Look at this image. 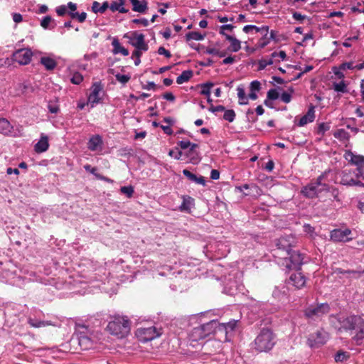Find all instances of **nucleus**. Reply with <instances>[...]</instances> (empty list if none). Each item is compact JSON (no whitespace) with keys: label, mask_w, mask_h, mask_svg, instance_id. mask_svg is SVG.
<instances>
[{"label":"nucleus","mask_w":364,"mask_h":364,"mask_svg":"<svg viewBox=\"0 0 364 364\" xmlns=\"http://www.w3.org/2000/svg\"><path fill=\"white\" fill-rule=\"evenodd\" d=\"M284 260L283 264H285L288 269H297L304 263V255L298 251H287L285 255H283Z\"/></svg>","instance_id":"nucleus-9"},{"label":"nucleus","mask_w":364,"mask_h":364,"mask_svg":"<svg viewBox=\"0 0 364 364\" xmlns=\"http://www.w3.org/2000/svg\"><path fill=\"white\" fill-rule=\"evenodd\" d=\"M11 279H8L6 282H9L12 285L21 287L24 280L21 277H16L14 273H11Z\"/></svg>","instance_id":"nucleus-45"},{"label":"nucleus","mask_w":364,"mask_h":364,"mask_svg":"<svg viewBox=\"0 0 364 364\" xmlns=\"http://www.w3.org/2000/svg\"><path fill=\"white\" fill-rule=\"evenodd\" d=\"M246 196H252L257 197L262 194V190L256 184H250V190L247 193H245Z\"/></svg>","instance_id":"nucleus-42"},{"label":"nucleus","mask_w":364,"mask_h":364,"mask_svg":"<svg viewBox=\"0 0 364 364\" xmlns=\"http://www.w3.org/2000/svg\"><path fill=\"white\" fill-rule=\"evenodd\" d=\"M331 126L329 123L322 122L318 124L317 128V134L319 135H324L325 132L329 130Z\"/></svg>","instance_id":"nucleus-50"},{"label":"nucleus","mask_w":364,"mask_h":364,"mask_svg":"<svg viewBox=\"0 0 364 364\" xmlns=\"http://www.w3.org/2000/svg\"><path fill=\"white\" fill-rule=\"evenodd\" d=\"M225 39L230 42V50L232 52H237L241 48L240 41L237 40L236 38L230 36L225 35Z\"/></svg>","instance_id":"nucleus-33"},{"label":"nucleus","mask_w":364,"mask_h":364,"mask_svg":"<svg viewBox=\"0 0 364 364\" xmlns=\"http://www.w3.org/2000/svg\"><path fill=\"white\" fill-rule=\"evenodd\" d=\"M124 4L125 0H115L109 5V8L112 12L119 11L122 14H126L129 10L124 7Z\"/></svg>","instance_id":"nucleus-27"},{"label":"nucleus","mask_w":364,"mask_h":364,"mask_svg":"<svg viewBox=\"0 0 364 364\" xmlns=\"http://www.w3.org/2000/svg\"><path fill=\"white\" fill-rule=\"evenodd\" d=\"M241 283L239 279L232 280V274L225 278L223 292L228 295H234L237 290H240Z\"/></svg>","instance_id":"nucleus-17"},{"label":"nucleus","mask_w":364,"mask_h":364,"mask_svg":"<svg viewBox=\"0 0 364 364\" xmlns=\"http://www.w3.org/2000/svg\"><path fill=\"white\" fill-rule=\"evenodd\" d=\"M274 60L272 58H263L258 62V69L259 70H264L267 65H272Z\"/></svg>","instance_id":"nucleus-48"},{"label":"nucleus","mask_w":364,"mask_h":364,"mask_svg":"<svg viewBox=\"0 0 364 364\" xmlns=\"http://www.w3.org/2000/svg\"><path fill=\"white\" fill-rule=\"evenodd\" d=\"M120 191L122 193L126 195L127 198H130L132 197L134 191L132 186H128L121 187Z\"/></svg>","instance_id":"nucleus-53"},{"label":"nucleus","mask_w":364,"mask_h":364,"mask_svg":"<svg viewBox=\"0 0 364 364\" xmlns=\"http://www.w3.org/2000/svg\"><path fill=\"white\" fill-rule=\"evenodd\" d=\"M132 4V10L135 12L145 13L147 10V1L146 0H129Z\"/></svg>","instance_id":"nucleus-26"},{"label":"nucleus","mask_w":364,"mask_h":364,"mask_svg":"<svg viewBox=\"0 0 364 364\" xmlns=\"http://www.w3.org/2000/svg\"><path fill=\"white\" fill-rule=\"evenodd\" d=\"M161 328H157L154 326L140 327L136 331V336L141 343L152 341L161 335Z\"/></svg>","instance_id":"nucleus-8"},{"label":"nucleus","mask_w":364,"mask_h":364,"mask_svg":"<svg viewBox=\"0 0 364 364\" xmlns=\"http://www.w3.org/2000/svg\"><path fill=\"white\" fill-rule=\"evenodd\" d=\"M250 92H257L261 88V84L257 80H254L250 83Z\"/></svg>","instance_id":"nucleus-58"},{"label":"nucleus","mask_w":364,"mask_h":364,"mask_svg":"<svg viewBox=\"0 0 364 364\" xmlns=\"http://www.w3.org/2000/svg\"><path fill=\"white\" fill-rule=\"evenodd\" d=\"M53 19L50 16H46L43 18V19L41 21V26L44 29H48L49 25L52 22Z\"/></svg>","instance_id":"nucleus-56"},{"label":"nucleus","mask_w":364,"mask_h":364,"mask_svg":"<svg viewBox=\"0 0 364 364\" xmlns=\"http://www.w3.org/2000/svg\"><path fill=\"white\" fill-rule=\"evenodd\" d=\"M349 358H350V353L348 352L343 351V350H339L336 353V355L334 356V360L337 363H339V362L342 363V362L347 360Z\"/></svg>","instance_id":"nucleus-41"},{"label":"nucleus","mask_w":364,"mask_h":364,"mask_svg":"<svg viewBox=\"0 0 364 364\" xmlns=\"http://www.w3.org/2000/svg\"><path fill=\"white\" fill-rule=\"evenodd\" d=\"M281 100L284 102V103H289L291 102V95L290 93L289 92H284L282 95H281Z\"/></svg>","instance_id":"nucleus-63"},{"label":"nucleus","mask_w":364,"mask_h":364,"mask_svg":"<svg viewBox=\"0 0 364 364\" xmlns=\"http://www.w3.org/2000/svg\"><path fill=\"white\" fill-rule=\"evenodd\" d=\"M345 159L350 164L357 166V167H364V156L357 154L350 150L346 151L344 154Z\"/></svg>","instance_id":"nucleus-20"},{"label":"nucleus","mask_w":364,"mask_h":364,"mask_svg":"<svg viewBox=\"0 0 364 364\" xmlns=\"http://www.w3.org/2000/svg\"><path fill=\"white\" fill-rule=\"evenodd\" d=\"M205 36L202 35L199 32L197 31H191L186 35V38L187 41H202L204 39Z\"/></svg>","instance_id":"nucleus-44"},{"label":"nucleus","mask_w":364,"mask_h":364,"mask_svg":"<svg viewBox=\"0 0 364 364\" xmlns=\"http://www.w3.org/2000/svg\"><path fill=\"white\" fill-rule=\"evenodd\" d=\"M276 343V336L272 331L267 328H262L254 341L253 348L258 352H268Z\"/></svg>","instance_id":"nucleus-2"},{"label":"nucleus","mask_w":364,"mask_h":364,"mask_svg":"<svg viewBox=\"0 0 364 364\" xmlns=\"http://www.w3.org/2000/svg\"><path fill=\"white\" fill-rule=\"evenodd\" d=\"M132 21L133 23L141 24L143 26H149V21L146 18H134Z\"/></svg>","instance_id":"nucleus-61"},{"label":"nucleus","mask_w":364,"mask_h":364,"mask_svg":"<svg viewBox=\"0 0 364 364\" xmlns=\"http://www.w3.org/2000/svg\"><path fill=\"white\" fill-rule=\"evenodd\" d=\"M49 147L48 137L44 134H41L39 141L35 144L34 150L36 153H43L48 150Z\"/></svg>","instance_id":"nucleus-24"},{"label":"nucleus","mask_w":364,"mask_h":364,"mask_svg":"<svg viewBox=\"0 0 364 364\" xmlns=\"http://www.w3.org/2000/svg\"><path fill=\"white\" fill-rule=\"evenodd\" d=\"M84 168L85 171L91 173L92 174H93L94 176H95L97 178L99 179H101V180H104V181H109L110 180L107 178L105 176H102L100 174H98L97 173V168L95 167H92L91 165L90 164H85L84 166Z\"/></svg>","instance_id":"nucleus-43"},{"label":"nucleus","mask_w":364,"mask_h":364,"mask_svg":"<svg viewBox=\"0 0 364 364\" xmlns=\"http://www.w3.org/2000/svg\"><path fill=\"white\" fill-rule=\"evenodd\" d=\"M268 30V26L257 27L255 25H246L242 28V31L246 33H248L252 31H255L256 33H261L264 35L267 34Z\"/></svg>","instance_id":"nucleus-31"},{"label":"nucleus","mask_w":364,"mask_h":364,"mask_svg":"<svg viewBox=\"0 0 364 364\" xmlns=\"http://www.w3.org/2000/svg\"><path fill=\"white\" fill-rule=\"evenodd\" d=\"M223 119L229 122H232L235 118V112L233 109H225Z\"/></svg>","instance_id":"nucleus-51"},{"label":"nucleus","mask_w":364,"mask_h":364,"mask_svg":"<svg viewBox=\"0 0 364 364\" xmlns=\"http://www.w3.org/2000/svg\"><path fill=\"white\" fill-rule=\"evenodd\" d=\"M292 17L294 20L299 21L300 22H302L304 19L307 18L306 16L296 11L292 14Z\"/></svg>","instance_id":"nucleus-64"},{"label":"nucleus","mask_w":364,"mask_h":364,"mask_svg":"<svg viewBox=\"0 0 364 364\" xmlns=\"http://www.w3.org/2000/svg\"><path fill=\"white\" fill-rule=\"evenodd\" d=\"M353 331H355V335L353 336V340L356 341L358 344L364 338V319L361 317L358 320L357 324L355 326Z\"/></svg>","instance_id":"nucleus-23"},{"label":"nucleus","mask_w":364,"mask_h":364,"mask_svg":"<svg viewBox=\"0 0 364 364\" xmlns=\"http://www.w3.org/2000/svg\"><path fill=\"white\" fill-rule=\"evenodd\" d=\"M213 84L211 82H207L201 85V90L200 93L203 95H205L207 97H210V90L213 87Z\"/></svg>","instance_id":"nucleus-47"},{"label":"nucleus","mask_w":364,"mask_h":364,"mask_svg":"<svg viewBox=\"0 0 364 364\" xmlns=\"http://www.w3.org/2000/svg\"><path fill=\"white\" fill-rule=\"evenodd\" d=\"M218 251H221V256H226L228 253L230 252V249L228 248L227 245H224L223 243H218Z\"/></svg>","instance_id":"nucleus-59"},{"label":"nucleus","mask_w":364,"mask_h":364,"mask_svg":"<svg viewBox=\"0 0 364 364\" xmlns=\"http://www.w3.org/2000/svg\"><path fill=\"white\" fill-rule=\"evenodd\" d=\"M102 91V86L100 82H95L91 87V92L88 96L87 104L90 105L93 108L97 104L102 102V97L100 93Z\"/></svg>","instance_id":"nucleus-14"},{"label":"nucleus","mask_w":364,"mask_h":364,"mask_svg":"<svg viewBox=\"0 0 364 364\" xmlns=\"http://www.w3.org/2000/svg\"><path fill=\"white\" fill-rule=\"evenodd\" d=\"M112 45L113 46L114 54L120 53L124 56H127L129 55V50L123 47L117 38L113 39Z\"/></svg>","instance_id":"nucleus-29"},{"label":"nucleus","mask_w":364,"mask_h":364,"mask_svg":"<svg viewBox=\"0 0 364 364\" xmlns=\"http://www.w3.org/2000/svg\"><path fill=\"white\" fill-rule=\"evenodd\" d=\"M107 328L111 334L124 338L130 331V321L127 316L116 315L108 323Z\"/></svg>","instance_id":"nucleus-3"},{"label":"nucleus","mask_w":364,"mask_h":364,"mask_svg":"<svg viewBox=\"0 0 364 364\" xmlns=\"http://www.w3.org/2000/svg\"><path fill=\"white\" fill-rule=\"evenodd\" d=\"M193 75V72L191 70H184L182 73L177 77L176 82L178 84H183L187 81H188Z\"/></svg>","instance_id":"nucleus-39"},{"label":"nucleus","mask_w":364,"mask_h":364,"mask_svg":"<svg viewBox=\"0 0 364 364\" xmlns=\"http://www.w3.org/2000/svg\"><path fill=\"white\" fill-rule=\"evenodd\" d=\"M331 310L328 303L311 304L304 309V316L309 321H319Z\"/></svg>","instance_id":"nucleus-6"},{"label":"nucleus","mask_w":364,"mask_h":364,"mask_svg":"<svg viewBox=\"0 0 364 364\" xmlns=\"http://www.w3.org/2000/svg\"><path fill=\"white\" fill-rule=\"evenodd\" d=\"M203 334V329H201L198 326L193 328L189 334L190 339L193 341L203 340L205 338V337Z\"/></svg>","instance_id":"nucleus-32"},{"label":"nucleus","mask_w":364,"mask_h":364,"mask_svg":"<svg viewBox=\"0 0 364 364\" xmlns=\"http://www.w3.org/2000/svg\"><path fill=\"white\" fill-rule=\"evenodd\" d=\"M330 240L334 242H348L353 240L352 231L349 228H336L330 232Z\"/></svg>","instance_id":"nucleus-11"},{"label":"nucleus","mask_w":364,"mask_h":364,"mask_svg":"<svg viewBox=\"0 0 364 364\" xmlns=\"http://www.w3.org/2000/svg\"><path fill=\"white\" fill-rule=\"evenodd\" d=\"M303 228H304V231L306 233L309 234L311 237H314L315 228L314 227H312L309 224H304L303 226Z\"/></svg>","instance_id":"nucleus-57"},{"label":"nucleus","mask_w":364,"mask_h":364,"mask_svg":"<svg viewBox=\"0 0 364 364\" xmlns=\"http://www.w3.org/2000/svg\"><path fill=\"white\" fill-rule=\"evenodd\" d=\"M109 8L107 1H105L102 5L97 1H94L92 6V10L94 13L103 14Z\"/></svg>","instance_id":"nucleus-35"},{"label":"nucleus","mask_w":364,"mask_h":364,"mask_svg":"<svg viewBox=\"0 0 364 364\" xmlns=\"http://www.w3.org/2000/svg\"><path fill=\"white\" fill-rule=\"evenodd\" d=\"M13 127L5 118L0 117V133L4 135H9L12 133Z\"/></svg>","instance_id":"nucleus-28"},{"label":"nucleus","mask_w":364,"mask_h":364,"mask_svg":"<svg viewBox=\"0 0 364 364\" xmlns=\"http://www.w3.org/2000/svg\"><path fill=\"white\" fill-rule=\"evenodd\" d=\"M68 14L73 19L76 18L80 23L84 22L87 18V14L85 12H82L81 14L78 12H68Z\"/></svg>","instance_id":"nucleus-46"},{"label":"nucleus","mask_w":364,"mask_h":364,"mask_svg":"<svg viewBox=\"0 0 364 364\" xmlns=\"http://www.w3.org/2000/svg\"><path fill=\"white\" fill-rule=\"evenodd\" d=\"M323 177V175H320L315 181L304 186L301 190V193L305 198L312 199L317 198L323 191H328L329 186L322 182Z\"/></svg>","instance_id":"nucleus-5"},{"label":"nucleus","mask_w":364,"mask_h":364,"mask_svg":"<svg viewBox=\"0 0 364 364\" xmlns=\"http://www.w3.org/2000/svg\"><path fill=\"white\" fill-rule=\"evenodd\" d=\"M296 242L295 237L291 235H286L280 237L275 241V245L279 251L283 253V255L287 254V251H291V247Z\"/></svg>","instance_id":"nucleus-12"},{"label":"nucleus","mask_w":364,"mask_h":364,"mask_svg":"<svg viewBox=\"0 0 364 364\" xmlns=\"http://www.w3.org/2000/svg\"><path fill=\"white\" fill-rule=\"evenodd\" d=\"M158 53L159 55H164L166 58H169L171 57V53L169 50H166L164 47L161 46L158 49Z\"/></svg>","instance_id":"nucleus-62"},{"label":"nucleus","mask_w":364,"mask_h":364,"mask_svg":"<svg viewBox=\"0 0 364 364\" xmlns=\"http://www.w3.org/2000/svg\"><path fill=\"white\" fill-rule=\"evenodd\" d=\"M288 284L297 289L303 287L306 284V278L301 272H295L290 276Z\"/></svg>","instance_id":"nucleus-22"},{"label":"nucleus","mask_w":364,"mask_h":364,"mask_svg":"<svg viewBox=\"0 0 364 364\" xmlns=\"http://www.w3.org/2000/svg\"><path fill=\"white\" fill-rule=\"evenodd\" d=\"M82 80L83 77L78 72L75 73L70 79L71 82L75 85H79Z\"/></svg>","instance_id":"nucleus-55"},{"label":"nucleus","mask_w":364,"mask_h":364,"mask_svg":"<svg viewBox=\"0 0 364 364\" xmlns=\"http://www.w3.org/2000/svg\"><path fill=\"white\" fill-rule=\"evenodd\" d=\"M328 338V333L324 331H318L315 333H312L308 338V343L311 348H316L323 345Z\"/></svg>","instance_id":"nucleus-15"},{"label":"nucleus","mask_w":364,"mask_h":364,"mask_svg":"<svg viewBox=\"0 0 364 364\" xmlns=\"http://www.w3.org/2000/svg\"><path fill=\"white\" fill-rule=\"evenodd\" d=\"M33 55V53L29 48L18 49L13 54V60L20 65H28Z\"/></svg>","instance_id":"nucleus-13"},{"label":"nucleus","mask_w":364,"mask_h":364,"mask_svg":"<svg viewBox=\"0 0 364 364\" xmlns=\"http://www.w3.org/2000/svg\"><path fill=\"white\" fill-rule=\"evenodd\" d=\"M159 273L161 276L167 277L169 279L173 280V283L170 285V287L175 291L179 290L182 291L183 290V287H182L183 283H184L185 281H183V279L186 277L185 276V274L183 273L182 269H176L173 271L172 268L166 267L164 268V270Z\"/></svg>","instance_id":"nucleus-7"},{"label":"nucleus","mask_w":364,"mask_h":364,"mask_svg":"<svg viewBox=\"0 0 364 364\" xmlns=\"http://www.w3.org/2000/svg\"><path fill=\"white\" fill-rule=\"evenodd\" d=\"M205 53L210 55H217L220 58L225 57V53L220 51L219 50L213 48H208L206 49Z\"/></svg>","instance_id":"nucleus-54"},{"label":"nucleus","mask_w":364,"mask_h":364,"mask_svg":"<svg viewBox=\"0 0 364 364\" xmlns=\"http://www.w3.org/2000/svg\"><path fill=\"white\" fill-rule=\"evenodd\" d=\"M238 320H230L227 323H219L214 327L213 335L222 342H230L233 336Z\"/></svg>","instance_id":"nucleus-4"},{"label":"nucleus","mask_w":364,"mask_h":364,"mask_svg":"<svg viewBox=\"0 0 364 364\" xmlns=\"http://www.w3.org/2000/svg\"><path fill=\"white\" fill-rule=\"evenodd\" d=\"M115 77H116L117 80L122 84L127 83L130 79V77L129 75H122V74H119V73L115 75Z\"/></svg>","instance_id":"nucleus-60"},{"label":"nucleus","mask_w":364,"mask_h":364,"mask_svg":"<svg viewBox=\"0 0 364 364\" xmlns=\"http://www.w3.org/2000/svg\"><path fill=\"white\" fill-rule=\"evenodd\" d=\"M286 287H283L282 290H279L278 287H276L275 289L273 291L272 295L274 297L282 299L283 297H284L287 295L286 292Z\"/></svg>","instance_id":"nucleus-52"},{"label":"nucleus","mask_w":364,"mask_h":364,"mask_svg":"<svg viewBox=\"0 0 364 364\" xmlns=\"http://www.w3.org/2000/svg\"><path fill=\"white\" fill-rule=\"evenodd\" d=\"M333 89L335 91L338 92L346 93L348 92L346 85L343 81L334 83Z\"/></svg>","instance_id":"nucleus-49"},{"label":"nucleus","mask_w":364,"mask_h":364,"mask_svg":"<svg viewBox=\"0 0 364 364\" xmlns=\"http://www.w3.org/2000/svg\"><path fill=\"white\" fill-rule=\"evenodd\" d=\"M237 97L239 99V104L247 105L248 103V97L246 96L245 89L242 85H239L237 87Z\"/></svg>","instance_id":"nucleus-36"},{"label":"nucleus","mask_w":364,"mask_h":364,"mask_svg":"<svg viewBox=\"0 0 364 364\" xmlns=\"http://www.w3.org/2000/svg\"><path fill=\"white\" fill-rule=\"evenodd\" d=\"M315 107L311 105L306 114L302 116L298 122H296L295 119L294 123L297 127H304L308 123L313 122L315 119Z\"/></svg>","instance_id":"nucleus-18"},{"label":"nucleus","mask_w":364,"mask_h":364,"mask_svg":"<svg viewBox=\"0 0 364 364\" xmlns=\"http://www.w3.org/2000/svg\"><path fill=\"white\" fill-rule=\"evenodd\" d=\"M333 136L340 141H347L350 138V134L344 129H338L333 133Z\"/></svg>","instance_id":"nucleus-38"},{"label":"nucleus","mask_w":364,"mask_h":364,"mask_svg":"<svg viewBox=\"0 0 364 364\" xmlns=\"http://www.w3.org/2000/svg\"><path fill=\"white\" fill-rule=\"evenodd\" d=\"M124 38L129 40V43L134 46L135 48L144 50L146 51L149 49L148 44L145 42V36L142 33H139L137 31H132L129 33H126Z\"/></svg>","instance_id":"nucleus-10"},{"label":"nucleus","mask_w":364,"mask_h":364,"mask_svg":"<svg viewBox=\"0 0 364 364\" xmlns=\"http://www.w3.org/2000/svg\"><path fill=\"white\" fill-rule=\"evenodd\" d=\"M339 176L340 183L343 186L364 187V167L346 168L341 172Z\"/></svg>","instance_id":"nucleus-1"},{"label":"nucleus","mask_w":364,"mask_h":364,"mask_svg":"<svg viewBox=\"0 0 364 364\" xmlns=\"http://www.w3.org/2000/svg\"><path fill=\"white\" fill-rule=\"evenodd\" d=\"M217 324V319H211L210 321L201 324L199 327L203 329V335L205 338L214 333V327Z\"/></svg>","instance_id":"nucleus-25"},{"label":"nucleus","mask_w":364,"mask_h":364,"mask_svg":"<svg viewBox=\"0 0 364 364\" xmlns=\"http://www.w3.org/2000/svg\"><path fill=\"white\" fill-rule=\"evenodd\" d=\"M28 322L31 326L35 328L45 327L51 325L50 321H42L35 318H29Z\"/></svg>","instance_id":"nucleus-37"},{"label":"nucleus","mask_w":364,"mask_h":364,"mask_svg":"<svg viewBox=\"0 0 364 364\" xmlns=\"http://www.w3.org/2000/svg\"><path fill=\"white\" fill-rule=\"evenodd\" d=\"M360 318V316L355 315L346 317H339L338 318V321L341 325L340 329H343L344 331H353Z\"/></svg>","instance_id":"nucleus-16"},{"label":"nucleus","mask_w":364,"mask_h":364,"mask_svg":"<svg viewBox=\"0 0 364 364\" xmlns=\"http://www.w3.org/2000/svg\"><path fill=\"white\" fill-rule=\"evenodd\" d=\"M77 340L80 348L83 350H88L93 347L94 343L91 338L84 331L78 332L77 334Z\"/></svg>","instance_id":"nucleus-19"},{"label":"nucleus","mask_w":364,"mask_h":364,"mask_svg":"<svg viewBox=\"0 0 364 364\" xmlns=\"http://www.w3.org/2000/svg\"><path fill=\"white\" fill-rule=\"evenodd\" d=\"M40 61L48 70H53L57 65L55 60L50 57H42Z\"/></svg>","instance_id":"nucleus-34"},{"label":"nucleus","mask_w":364,"mask_h":364,"mask_svg":"<svg viewBox=\"0 0 364 364\" xmlns=\"http://www.w3.org/2000/svg\"><path fill=\"white\" fill-rule=\"evenodd\" d=\"M182 198H183V202L179 207L180 210L190 212L191 209L194 205V200L190 196H183L182 197Z\"/></svg>","instance_id":"nucleus-30"},{"label":"nucleus","mask_w":364,"mask_h":364,"mask_svg":"<svg viewBox=\"0 0 364 364\" xmlns=\"http://www.w3.org/2000/svg\"><path fill=\"white\" fill-rule=\"evenodd\" d=\"M102 146V137L99 134L92 135L87 142V148L92 151H101Z\"/></svg>","instance_id":"nucleus-21"},{"label":"nucleus","mask_w":364,"mask_h":364,"mask_svg":"<svg viewBox=\"0 0 364 364\" xmlns=\"http://www.w3.org/2000/svg\"><path fill=\"white\" fill-rule=\"evenodd\" d=\"M267 99L264 100V105L267 107H270L269 100H275L279 98V94L276 89H270L267 92Z\"/></svg>","instance_id":"nucleus-40"}]
</instances>
